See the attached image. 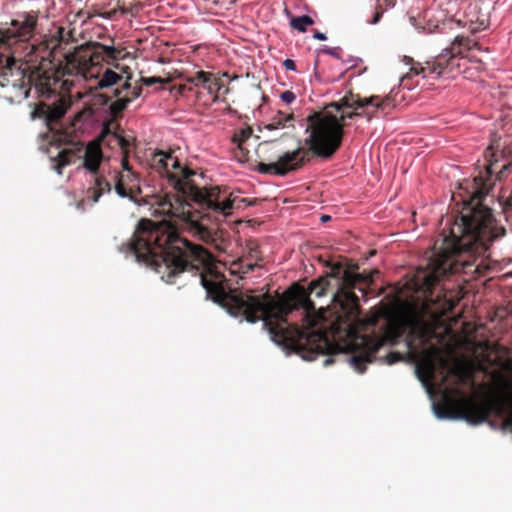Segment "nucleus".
<instances>
[{
	"instance_id": "nucleus-1",
	"label": "nucleus",
	"mask_w": 512,
	"mask_h": 512,
	"mask_svg": "<svg viewBox=\"0 0 512 512\" xmlns=\"http://www.w3.org/2000/svg\"><path fill=\"white\" fill-rule=\"evenodd\" d=\"M358 265L345 268L341 263L329 265L325 276L312 281L307 288L294 283L283 295L275 299L268 292L261 298L228 296L224 300L232 314H244L250 323L263 320L273 342L309 351L325 352L335 348L322 333L309 332L318 324L330 325V334L345 341L350 349L363 351L381 345L360 335L359 298L354 289L363 292L369 287L379 270L357 272ZM366 352L352 358L358 365L366 360Z\"/></svg>"
},
{
	"instance_id": "nucleus-2",
	"label": "nucleus",
	"mask_w": 512,
	"mask_h": 512,
	"mask_svg": "<svg viewBox=\"0 0 512 512\" xmlns=\"http://www.w3.org/2000/svg\"><path fill=\"white\" fill-rule=\"evenodd\" d=\"M484 171L474 178V191L458 217L452 223L449 234L442 239L439 251L433 253L425 267H420L413 279L414 289L425 296H432L439 281L450 274L478 272L475 255L485 253L490 244L505 234L497 223L492 210L482 204L496 180L502 181L512 170V161L502 164V153L490 145L483 153Z\"/></svg>"
},
{
	"instance_id": "nucleus-3",
	"label": "nucleus",
	"mask_w": 512,
	"mask_h": 512,
	"mask_svg": "<svg viewBox=\"0 0 512 512\" xmlns=\"http://www.w3.org/2000/svg\"><path fill=\"white\" fill-rule=\"evenodd\" d=\"M392 105L390 96L361 97L350 91L339 101L328 104L322 111H315L307 116L308 137L304 140L307 149L298 146L292 151H286L276 141L261 143L256 151L259 161L255 170L261 174L284 176L308 163L310 154L330 159L341 147L346 119L363 116L370 120L372 114L368 111L369 107H373L375 111H385Z\"/></svg>"
},
{
	"instance_id": "nucleus-4",
	"label": "nucleus",
	"mask_w": 512,
	"mask_h": 512,
	"mask_svg": "<svg viewBox=\"0 0 512 512\" xmlns=\"http://www.w3.org/2000/svg\"><path fill=\"white\" fill-rule=\"evenodd\" d=\"M123 248L137 262L162 274V280L168 284H173L184 271H198L211 259L208 250L180 236L176 225L167 220L141 219Z\"/></svg>"
},
{
	"instance_id": "nucleus-5",
	"label": "nucleus",
	"mask_w": 512,
	"mask_h": 512,
	"mask_svg": "<svg viewBox=\"0 0 512 512\" xmlns=\"http://www.w3.org/2000/svg\"><path fill=\"white\" fill-rule=\"evenodd\" d=\"M123 50L114 46H108L100 42H87L74 48L64 57V64H55L50 56L52 52L44 49L40 56L38 66H34L28 77V84L33 85L41 93L51 92L56 87H64L69 90V83L66 76H78L86 81L97 79L103 71V63L112 65L126 76L131 69L127 65H120L117 60L123 59Z\"/></svg>"
},
{
	"instance_id": "nucleus-6",
	"label": "nucleus",
	"mask_w": 512,
	"mask_h": 512,
	"mask_svg": "<svg viewBox=\"0 0 512 512\" xmlns=\"http://www.w3.org/2000/svg\"><path fill=\"white\" fill-rule=\"evenodd\" d=\"M152 167L166 175L169 183L176 193L165 194L157 201L155 214L167 216L180 222L181 226L199 239L210 238L208 228L204 226L198 217V213H191L192 204L187 198H194L198 186L191 177L196 173L188 167H182L180 161L172 152L157 151L152 158Z\"/></svg>"
},
{
	"instance_id": "nucleus-7",
	"label": "nucleus",
	"mask_w": 512,
	"mask_h": 512,
	"mask_svg": "<svg viewBox=\"0 0 512 512\" xmlns=\"http://www.w3.org/2000/svg\"><path fill=\"white\" fill-rule=\"evenodd\" d=\"M57 89L55 86V89L47 93H41L36 89L39 96L44 99L35 105L31 118L43 120L51 134L50 144L62 147L55 157H51V161L55 163L54 170L62 175L66 166L82 158L84 143L74 141L72 134L62 128L61 121L71 106V101L58 93Z\"/></svg>"
},
{
	"instance_id": "nucleus-8",
	"label": "nucleus",
	"mask_w": 512,
	"mask_h": 512,
	"mask_svg": "<svg viewBox=\"0 0 512 512\" xmlns=\"http://www.w3.org/2000/svg\"><path fill=\"white\" fill-rule=\"evenodd\" d=\"M420 323V320L416 316H411L407 319H395L390 321L387 326L385 327L383 334L381 335H360L362 337H366L370 339L371 341L380 342L381 345H375V347H370L371 349H367V359L361 361L358 365L354 364L352 361V358L356 357L357 355H361L364 353L362 351L363 349L355 347V349H350L345 346V341L340 339H335L330 334V325H322L320 326V329L317 331L318 333L324 334L328 339L331 345L337 346V348H333L331 350L318 352V351H309L310 345H303V348H296V347H290L286 346L284 344L276 343L277 345L283 347L284 349L291 350L299 354L304 360L312 361L317 358L319 355H327L328 357L324 360L323 364L324 366H329L334 363V359L332 355L338 354V353H352V356L349 358L350 364L354 367V369L359 373H364L366 370V364L372 363L376 359V353L379 351V349L387 344L394 345L396 344L399 339L404 335L407 327L414 328ZM309 332H313L309 329Z\"/></svg>"
},
{
	"instance_id": "nucleus-9",
	"label": "nucleus",
	"mask_w": 512,
	"mask_h": 512,
	"mask_svg": "<svg viewBox=\"0 0 512 512\" xmlns=\"http://www.w3.org/2000/svg\"><path fill=\"white\" fill-rule=\"evenodd\" d=\"M436 413L441 418L463 419L470 424L478 425L491 415L501 419L503 429L512 428V395L495 400H478L475 397H462L451 401L447 407L439 408Z\"/></svg>"
},
{
	"instance_id": "nucleus-10",
	"label": "nucleus",
	"mask_w": 512,
	"mask_h": 512,
	"mask_svg": "<svg viewBox=\"0 0 512 512\" xmlns=\"http://www.w3.org/2000/svg\"><path fill=\"white\" fill-rule=\"evenodd\" d=\"M472 49L482 50L477 41L465 36H456L450 47L443 49V51L426 61L424 64L420 62L413 63L410 68V74L420 75L427 77L434 74L436 77H456L459 74L466 73V65L468 61L480 62L475 57L469 59L463 56V51H471Z\"/></svg>"
},
{
	"instance_id": "nucleus-11",
	"label": "nucleus",
	"mask_w": 512,
	"mask_h": 512,
	"mask_svg": "<svg viewBox=\"0 0 512 512\" xmlns=\"http://www.w3.org/2000/svg\"><path fill=\"white\" fill-rule=\"evenodd\" d=\"M193 203L198 208L191 207V213H198L197 219L204 223L210 232V238L207 240L201 239L206 243L214 240L215 228L210 226L211 217L215 219L218 216L226 217L232 213L233 208H243L246 206L254 205L257 199L240 198L228 193V190L221 189L219 186L203 187L195 190Z\"/></svg>"
},
{
	"instance_id": "nucleus-12",
	"label": "nucleus",
	"mask_w": 512,
	"mask_h": 512,
	"mask_svg": "<svg viewBox=\"0 0 512 512\" xmlns=\"http://www.w3.org/2000/svg\"><path fill=\"white\" fill-rule=\"evenodd\" d=\"M17 58L0 56V97L13 103L29 96L30 88L25 81V71L16 67Z\"/></svg>"
},
{
	"instance_id": "nucleus-13",
	"label": "nucleus",
	"mask_w": 512,
	"mask_h": 512,
	"mask_svg": "<svg viewBox=\"0 0 512 512\" xmlns=\"http://www.w3.org/2000/svg\"><path fill=\"white\" fill-rule=\"evenodd\" d=\"M38 15L34 12H24L12 20L6 29H0V56H15L13 47L18 43L29 41L36 32Z\"/></svg>"
},
{
	"instance_id": "nucleus-14",
	"label": "nucleus",
	"mask_w": 512,
	"mask_h": 512,
	"mask_svg": "<svg viewBox=\"0 0 512 512\" xmlns=\"http://www.w3.org/2000/svg\"><path fill=\"white\" fill-rule=\"evenodd\" d=\"M83 152V167L95 175L94 185L87 189L86 198L92 203H96L104 193L111 191L112 185L104 176L98 175L103 160L100 142H89L86 147L84 146Z\"/></svg>"
},
{
	"instance_id": "nucleus-15",
	"label": "nucleus",
	"mask_w": 512,
	"mask_h": 512,
	"mask_svg": "<svg viewBox=\"0 0 512 512\" xmlns=\"http://www.w3.org/2000/svg\"><path fill=\"white\" fill-rule=\"evenodd\" d=\"M219 274H210L209 276L206 274L200 275V282L202 286L206 289V292L208 296H210L214 302L220 304L226 311L234 317H241L240 322H243V319L249 322L246 319V316L244 314H232L231 311L228 309L229 307L225 305L224 300H226V297L228 296H243V297H252V298H261L265 293L255 296L250 295L247 293L238 292L237 290H226L225 284L222 280L219 279Z\"/></svg>"
},
{
	"instance_id": "nucleus-16",
	"label": "nucleus",
	"mask_w": 512,
	"mask_h": 512,
	"mask_svg": "<svg viewBox=\"0 0 512 512\" xmlns=\"http://www.w3.org/2000/svg\"><path fill=\"white\" fill-rule=\"evenodd\" d=\"M187 82L193 84L195 88H203L212 96V101H218L221 94L228 93L229 89L226 87L222 80L213 73L198 71L194 76H188Z\"/></svg>"
},
{
	"instance_id": "nucleus-17",
	"label": "nucleus",
	"mask_w": 512,
	"mask_h": 512,
	"mask_svg": "<svg viewBox=\"0 0 512 512\" xmlns=\"http://www.w3.org/2000/svg\"><path fill=\"white\" fill-rule=\"evenodd\" d=\"M449 376H453L455 381L451 388H447L448 393H459V386L466 384L469 380V376L465 374L461 369L459 368H450L448 372L442 376L441 384H445L448 380Z\"/></svg>"
},
{
	"instance_id": "nucleus-18",
	"label": "nucleus",
	"mask_w": 512,
	"mask_h": 512,
	"mask_svg": "<svg viewBox=\"0 0 512 512\" xmlns=\"http://www.w3.org/2000/svg\"><path fill=\"white\" fill-rule=\"evenodd\" d=\"M122 79V75L111 70L105 69L101 72L100 76L96 79V89H105L117 84Z\"/></svg>"
},
{
	"instance_id": "nucleus-19",
	"label": "nucleus",
	"mask_w": 512,
	"mask_h": 512,
	"mask_svg": "<svg viewBox=\"0 0 512 512\" xmlns=\"http://www.w3.org/2000/svg\"><path fill=\"white\" fill-rule=\"evenodd\" d=\"M294 121L293 113H284L279 111L270 121V123L266 126L268 130H276L280 128H285L287 126H293L292 122Z\"/></svg>"
},
{
	"instance_id": "nucleus-20",
	"label": "nucleus",
	"mask_w": 512,
	"mask_h": 512,
	"mask_svg": "<svg viewBox=\"0 0 512 512\" xmlns=\"http://www.w3.org/2000/svg\"><path fill=\"white\" fill-rule=\"evenodd\" d=\"M124 177L125 176L120 174L119 172H115V191L120 197H128L130 199H133V186L126 187Z\"/></svg>"
},
{
	"instance_id": "nucleus-21",
	"label": "nucleus",
	"mask_w": 512,
	"mask_h": 512,
	"mask_svg": "<svg viewBox=\"0 0 512 512\" xmlns=\"http://www.w3.org/2000/svg\"><path fill=\"white\" fill-rule=\"evenodd\" d=\"M395 4H396V0H378V4L376 6L374 15H373L372 19L369 20V23L377 24L380 21L383 13L387 9L394 7Z\"/></svg>"
},
{
	"instance_id": "nucleus-22",
	"label": "nucleus",
	"mask_w": 512,
	"mask_h": 512,
	"mask_svg": "<svg viewBox=\"0 0 512 512\" xmlns=\"http://www.w3.org/2000/svg\"><path fill=\"white\" fill-rule=\"evenodd\" d=\"M313 23V19L308 15H302L291 20V26L300 32H305L307 27Z\"/></svg>"
},
{
	"instance_id": "nucleus-23",
	"label": "nucleus",
	"mask_w": 512,
	"mask_h": 512,
	"mask_svg": "<svg viewBox=\"0 0 512 512\" xmlns=\"http://www.w3.org/2000/svg\"><path fill=\"white\" fill-rule=\"evenodd\" d=\"M130 102H131V98H129V97L118 98L116 101H114L111 104L110 109L113 114H115V115L120 114L127 108V106L129 105Z\"/></svg>"
},
{
	"instance_id": "nucleus-24",
	"label": "nucleus",
	"mask_w": 512,
	"mask_h": 512,
	"mask_svg": "<svg viewBox=\"0 0 512 512\" xmlns=\"http://www.w3.org/2000/svg\"><path fill=\"white\" fill-rule=\"evenodd\" d=\"M424 371H425V379L422 378V375H421V370L420 368H417V372L419 373V378L423 381V382H430L433 380L434 376H435V365L432 363V362H428L425 367H424Z\"/></svg>"
},
{
	"instance_id": "nucleus-25",
	"label": "nucleus",
	"mask_w": 512,
	"mask_h": 512,
	"mask_svg": "<svg viewBox=\"0 0 512 512\" xmlns=\"http://www.w3.org/2000/svg\"><path fill=\"white\" fill-rule=\"evenodd\" d=\"M252 135V129L251 128H246V129H241L238 133H236L234 136H233V141L236 143V144H239V143H244L250 138V136Z\"/></svg>"
},
{
	"instance_id": "nucleus-26",
	"label": "nucleus",
	"mask_w": 512,
	"mask_h": 512,
	"mask_svg": "<svg viewBox=\"0 0 512 512\" xmlns=\"http://www.w3.org/2000/svg\"><path fill=\"white\" fill-rule=\"evenodd\" d=\"M249 150L245 147L244 143L237 144V150L235 151V157L239 162H247L249 160Z\"/></svg>"
},
{
	"instance_id": "nucleus-27",
	"label": "nucleus",
	"mask_w": 512,
	"mask_h": 512,
	"mask_svg": "<svg viewBox=\"0 0 512 512\" xmlns=\"http://www.w3.org/2000/svg\"><path fill=\"white\" fill-rule=\"evenodd\" d=\"M57 37L60 43H69V41L73 39V30H66L63 27H59Z\"/></svg>"
},
{
	"instance_id": "nucleus-28",
	"label": "nucleus",
	"mask_w": 512,
	"mask_h": 512,
	"mask_svg": "<svg viewBox=\"0 0 512 512\" xmlns=\"http://www.w3.org/2000/svg\"><path fill=\"white\" fill-rule=\"evenodd\" d=\"M122 167L124 170H126L128 172V174L125 177H127L129 182H132L133 180L137 179L136 174L131 171V167L129 166L127 154H124V157L122 159Z\"/></svg>"
},
{
	"instance_id": "nucleus-29",
	"label": "nucleus",
	"mask_w": 512,
	"mask_h": 512,
	"mask_svg": "<svg viewBox=\"0 0 512 512\" xmlns=\"http://www.w3.org/2000/svg\"><path fill=\"white\" fill-rule=\"evenodd\" d=\"M141 82L146 86H152L157 83H169L170 79H162L161 77H141Z\"/></svg>"
},
{
	"instance_id": "nucleus-30",
	"label": "nucleus",
	"mask_w": 512,
	"mask_h": 512,
	"mask_svg": "<svg viewBox=\"0 0 512 512\" xmlns=\"http://www.w3.org/2000/svg\"><path fill=\"white\" fill-rule=\"evenodd\" d=\"M248 253L251 258L256 260L260 259L259 257V245L254 241L247 242Z\"/></svg>"
},
{
	"instance_id": "nucleus-31",
	"label": "nucleus",
	"mask_w": 512,
	"mask_h": 512,
	"mask_svg": "<svg viewBox=\"0 0 512 512\" xmlns=\"http://www.w3.org/2000/svg\"><path fill=\"white\" fill-rule=\"evenodd\" d=\"M185 82L186 83H184V84H179V85L174 86L173 90H176L177 93L180 95H184L186 93V91H192L195 86L193 84L187 82L186 79H185Z\"/></svg>"
},
{
	"instance_id": "nucleus-32",
	"label": "nucleus",
	"mask_w": 512,
	"mask_h": 512,
	"mask_svg": "<svg viewBox=\"0 0 512 512\" xmlns=\"http://www.w3.org/2000/svg\"><path fill=\"white\" fill-rule=\"evenodd\" d=\"M131 79H132V73H129V75L126 76V80H125L124 84L122 85V87L115 90L114 95L116 97H119L123 90H131V88H132L131 83H130Z\"/></svg>"
},
{
	"instance_id": "nucleus-33",
	"label": "nucleus",
	"mask_w": 512,
	"mask_h": 512,
	"mask_svg": "<svg viewBox=\"0 0 512 512\" xmlns=\"http://www.w3.org/2000/svg\"><path fill=\"white\" fill-rule=\"evenodd\" d=\"M404 359L403 355L399 352H390L388 355H387V360L386 362L388 364H394V363H397L399 361H402Z\"/></svg>"
},
{
	"instance_id": "nucleus-34",
	"label": "nucleus",
	"mask_w": 512,
	"mask_h": 512,
	"mask_svg": "<svg viewBox=\"0 0 512 512\" xmlns=\"http://www.w3.org/2000/svg\"><path fill=\"white\" fill-rule=\"evenodd\" d=\"M118 144H119L120 148L122 149L123 153L128 154V148L130 146V141L123 136H119Z\"/></svg>"
},
{
	"instance_id": "nucleus-35",
	"label": "nucleus",
	"mask_w": 512,
	"mask_h": 512,
	"mask_svg": "<svg viewBox=\"0 0 512 512\" xmlns=\"http://www.w3.org/2000/svg\"><path fill=\"white\" fill-rule=\"evenodd\" d=\"M281 99L287 103V104H290L291 102H293L295 100V94L292 92V91H284L282 94H281Z\"/></svg>"
},
{
	"instance_id": "nucleus-36",
	"label": "nucleus",
	"mask_w": 512,
	"mask_h": 512,
	"mask_svg": "<svg viewBox=\"0 0 512 512\" xmlns=\"http://www.w3.org/2000/svg\"><path fill=\"white\" fill-rule=\"evenodd\" d=\"M141 93H142V87L137 85V86H134L131 88V92L127 97L131 98V101H132V100L140 97Z\"/></svg>"
},
{
	"instance_id": "nucleus-37",
	"label": "nucleus",
	"mask_w": 512,
	"mask_h": 512,
	"mask_svg": "<svg viewBox=\"0 0 512 512\" xmlns=\"http://www.w3.org/2000/svg\"><path fill=\"white\" fill-rule=\"evenodd\" d=\"M283 66L287 69V70H296V64L294 62V60L292 59H286L284 60L283 62Z\"/></svg>"
},
{
	"instance_id": "nucleus-38",
	"label": "nucleus",
	"mask_w": 512,
	"mask_h": 512,
	"mask_svg": "<svg viewBox=\"0 0 512 512\" xmlns=\"http://www.w3.org/2000/svg\"><path fill=\"white\" fill-rule=\"evenodd\" d=\"M257 266H258V264H257V263H248V264H246V265H243V266L241 267V269H242V273H248V272H250V271H253V270H254V268H255V267H257Z\"/></svg>"
},
{
	"instance_id": "nucleus-39",
	"label": "nucleus",
	"mask_w": 512,
	"mask_h": 512,
	"mask_svg": "<svg viewBox=\"0 0 512 512\" xmlns=\"http://www.w3.org/2000/svg\"><path fill=\"white\" fill-rule=\"evenodd\" d=\"M314 38L318 39L320 41H324V40L327 39L326 35L324 33H322V32H319V31H315Z\"/></svg>"
},
{
	"instance_id": "nucleus-40",
	"label": "nucleus",
	"mask_w": 512,
	"mask_h": 512,
	"mask_svg": "<svg viewBox=\"0 0 512 512\" xmlns=\"http://www.w3.org/2000/svg\"><path fill=\"white\" fill-rule=\"evenodd\" d=\"M324 52L330 54V55H333V56H337V53L335 51V49H331V48H327L324 50Z\"/></svg>"
},
{
	"instance_id": "nucleus-41",
	"label": "nucleus",
	"mask_w": 512,
	"mask_h": 512,
	"mask_svg": "<svg viewBox=\"0 0 512 512\" xmlns=\"http://www.w3.org/2000/svg\"><path fill=\"white\" fill-rule=\"evenodd\" d=\"M331 219V217L329 215H322L321 216V221L322 222H327Z\"/></svg>"
},
{
	"instance_id": "nucleus-42",
	"label": "nucleus",
	"mask_w": 512,
	"mask_h": 512,
	"mask_svg": "<svg viewBox=\"0 0 512 512\" xmlns=\"http://www.w3.org/2000/svg\"><path fill=\"white\" fill-rule=\"evenodd\" d=\"M407 344H408V347H409V348H412V341H410V340H409V341L407 342Z\"/></svg>"
}]
</instances>
